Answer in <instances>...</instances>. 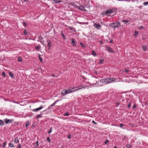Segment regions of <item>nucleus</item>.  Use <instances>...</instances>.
<instances>
[{"label":"nucleus","instance_id":"obj_1","mask_svg":"<svg viewBox=\"0 0 148 148\" xmlns=\"http://www.w3.org/2000/svg\"><path fill=\"white\" fill-rule=\"evenodd\" d=\"M73 88L69 89L67 90H64L61 92V94L63 95H65L69 93H72L74 91H75Z\"/></svg>","mask_w":148,"mask_h":148},{"label":"nucleus","instance_id":"obj_2","mask_svg":"<svg viewBox=\"0 0 148 148\" xmlns=\"http://www.w3.org/2000/svg\"><path fill=\"white\" fill-rule=\"evenodd\" d=\"M83 84H80L77 87H73V89L75 88H78L77 89L75 90L77 91L79 89H81L82 88L85 89L86 88H88V85H84V83L83 82Z\"/></svg>","mask_w":148,"mask_h":148},{"label":"nucleus","instance_id":"obj_3","mask_svg":"<svg viewBox=\"0 0 148 148\" xmlns=\"http://www.w3.org/2000/svg\"><path fill=\"white\" fill-rule=\"evenodd\" d=\"M120 25V23L119 22L112 23L110 24V27L115 28L119 27Z\"/></svg>","mask_w":148,"mask_h":148},{"label":"nucleus","instance_id":"obj_4","mask_svg":"<svg viewBox=\"0 0 148 148\" xmlns=\"http://www.w3.org/2000/svg\"><path fill=\"white\" fill-rule=\"evenodd\" d=\"M117 10L115 9H110L107 10L106 12V14L108 15V14L116 12Z\"/></svg>","mask_w":148,"mask_h":148},{"label":"nucleus","instance_id":"obj_5","mask_svg":"<svg viewBox=\"0 0 148 148\" xmlns=\"http://www.w3.org/2000/svg\"><path fill=\"white\" fill-rule=\"evenodd\" d=\"M107 82L108 84L115 81L116 79L114 78H107Z\"/></svg>","mask_w":148,"mask_h":148},{"label":"nucleus","instance_id":"obj_6","mask_svg":"<svg viewBox=\"0 0 148 148\" xmlns=\"http://www.w3.org/2000/svg\"><path fill=\"white\" fill-rule=\"evenodd\" d=\"M43 108L42 105H41L39 108L33 109L32 110L33 112H37L41 110Z\"/></svg>","mask_w":148,"mask_h":148},{"label":"nucleus","instance_id":"obj_7","mask_svg":"<svg viewBox=\"0 0 148 148\" xmlns=\"http://www.w3.org/2000/svg\"><path fill=\"white\" fill-rule=\"evenodd\" d=\"M94 26L97 29H99L101 27V25L99 24L94 23Z\"/></svg>","mask_w":148,"mask_h":148},{"label":"nucleus","instance_id":"obj_8","mask_svg":"<svg viewBox=\"0 0 148 148\" xmlns=\"http://www.w3.org/2000/svg\"><path fill=\"white\" fill-rule=\"evenodd\" d=\"M98 83L99 86H102L105 84H104V81L103 79L99 81Z\"/></svg>","mask_w":148,"mask_h":148},{"label":"nucleus","instance_id":"obj_9","mask_svg":"<svg viewBox=\"0 0 148 148\" xmlns=\"http://www.w3.org/2000/svg\"><path fill=\"white\" fill-rule=\"evenodd\" d=\"M4 121L5 123H12L13 121V120L12 119H5L4 120Z\"/></svg>","mask_w":148,"mask_h":148},{"label":"nucleus","instance_id":"obj_10","mask_svg":"<svg viewBox=\"0 0 148 148\" xmlns=\"http://www.w3.org/2000/svg\"><path fill=\"white\" fill-rule=\"evenodd\" d=\"M79 8L80 10H81L82 11H86L84 6H83L82 5H80L79 6Z\"/></svg>","mask_w":148,"mask_h":148},{"label":"nucleus","instance_id":"obj_11","mask_svg":"<svg viewBox=\"0 0 148 148\" xmlns=\"http://www.w3.org/2000/svg\"><path fill=\"white\" fill-rule=\"evenodd\" d=\"M107 48L108 51L109 52L112 53L113 52V50L111 49V48L110 47H108Z\"/></svg>","mask_w":148,"mask_h":148},{"label":"nucleus","instance_id":"obj_12","mask_svg":"<svg viewBox=\"0 0 148 148\" xmlns=\"http://www.w3.org/2000/svg\"><path fill=\"white\" fill-rule=\"evenodd\" d=\"M14 143H19V140L18 138L17 137L14 140Z\"/></svg>","mask_w":148,"mask_h":148},{"label":"nucleus","instance_id":"obj_13","mask_svg":"<svg viewBox=\"0 0 148 148\" xmlns=\"http://www.w3.org/2000/svg\"><path fill=\"white\" fill-rule=\"evenodd\" d=\"M142 48L143 49V50L144 51H146V49H147V46L145 45H143L142 46Z\"/></svg>","mask_w":148,"mask_h":148},{"label":"nucleus","instance_id":"obj_14","mask_svg":"<svg viewBox=\"0 0 148 148\" xmlns=\"http://www.w3.org/2000/svg\"><path fill=\"white\" fill-rule=\"evenodd\" d=\"M71 44H72L73 45V46H75V41L73 39H71Z\"/></svg>","mask_w":148,"mask_h":148},{"label":"nucleus","instance_id":"obj_15","mask_svg":"<svg viewBox=\"0 0 148 148\" xmlns=\"http://www.w3.org/2000/svg\"><path fill=\"white\" fill-rule=\"evenodd\" d=\"M54 2L56 3H58L61 2V1L60 0H52Z\"/></svg>","mask_w":148,"mask_h":148},{"label":"nucleus","instance_id":"obj_16","mask_svg":"<svg viewBox=\"0 0 148 148\" xmlns=\"http://www.w3.org/2000/svg\"><path fill=\"white\" fill-rule=\"evenodd\" d=\"M84 85H88V88L90 86V83L88 82H86L84 84Z\"/></svg>","mask_w":148,"mask_h":148},{"label":"nucleus","instance_id":"obj_17","mask_svg":"<svg viewBox=\"0 0 148 148\" xmlns=\"http://www.w3.org/2000/svg\"><path fill=\"white\" fill-rule=\"evenodd\" d=\"M42 114H38V115H37V117H36V118L37 119H38L39 118H41L42 117Z\"/></svg>","mask_w":148,"mask_h":148},{"label":"nucleus","instance_id":"obj_18","mask_svg":"<svg viewBox=\"0 0 148 148\" xmlns=\"http://www.w3.org/2000/svg\"><path fill=\"white\" fill-rule=\"evenodd\" d=\"M138 34V32L137 31H135L134 32V36H137Z\"/></svg>","mask_w":148,"mask_h":148},{"label":"nucleus","instance_id":"obj_19","mask_svg":"<svg viewBox=\"0 0 148 148\" xmlns=\"http://www.w3.org/2000/svg\"><path fill=\"white\" fill-rule=\"evenodd\" d=\"M9 74L10 75V77L12 78L14 76L13 74L11 72H9Z\"/></svg>","mask_w":148,"mask_h":148},{"label":"nucleus","instance_id":"obj_20","mask_svg":"<svg viewBox=\"0 0 148 148\" xmlns=\"http://www.w3.org/2000/svg\"><path fill=\"white\" fill-rule=\"evenodd\" d=\"M92 54L94 56H96V54L94 50H92Z\"/></svg>","mask_w":148,"mask_h":148},{"label":"nucleus","instance_id":"obj_21","mask_svg":"<svg viewBox=\"0 0 148 148\" xmlns=\"http://www.w3.org/2000/svg\"><path fill=\"white\" fill-rule=\"evenodd\" d=\"M4 125V123L3 121L0 120V125L1 126L3 125Z\"/></svg>","mask_w":148,"mask_h":148},{"label":"nucleus","instance_id":"obj_22","mask_svg":"<svg viewBox=\"0 0 148 148\" xmlns=\"http://www.w3.org/2000/svg\"><path fill=\"white\" fill-rule=\"evenodd\" d=\"M103 81H104V84H108L107 82V78L103 79Z\"/></svg>","mask_w":148,"mask_h":148},{"label":"nucleus","instance_id":"obj_23","mask_svg":"<svg viewBox=\"0 0 148 148\" xmlns=\"http://www.w3.org/2000/svg\"><path fill=\"white\" fill-rule=\"evenodd\" d=\"M124 126V125L122 123L120 124V127L123 129H124V128L123 127Z\"/></svg>","mask_w":148,"mask_h":148},{"label":"nucleus","instance_id":"obj_24","mask_svg":"<svg viewBox=\"0 0 148 148\" xmlns=\"http://www.w3.org/2000/svg\"><path fill=\"white\" fill-rule=\"evenodd\" d=\"M104 61V60L103 59H100L99 60V64H101Z\"/></svg>","mask_w":148,"mask_h":148},{"label":"nucleus","instance_id":"obj_25","mask_svg":"<svg viewBox=\"0 0 148 148\" xmlns=\"http://www.w3.org/2000/svg\"><path fill=\"white\" fill-rule=\"evenodd\" d=\"M9 146L11 147H14V146L12 143H9Z\"/></svg>","mask_w":148,"mask_h":148},{"label":"nucleus","instance_id":"obj_26","mask_svg":"<svg viewBox=\"0 0 148 148\" xmlns=\"http://www.w3.org/2000/svg\"><path fill=\"white\" fill-rule=\"evenodd\" d=\"M29 121H27L26 123V127H27V126L29 125Z\"/></svg>","mask_w":148,"mask_h":148},{"label":"nucleus","instance_id":"obj_27","mask_svg":"<svg viewBox=\"0 0 148 148\" xmlns=\"http://www.w3.org/2000/svg\"><path fill=\"white\" fill-rule=\"evenodd\" d=\"M18 62H20L21 61L22 59L21 57H19L18 59Z\"/></svg>","mask_w":148,"mask_h":148},{"label":"nucleus","instance_id":"obj_28","mask_svg":"<svg viewBox=\"0 0 148 148\" xmlns=\"http://www.w3.org/2000/svg\"><path fill=\"white\" fill-rule=\"evenodd\" d=\"M24 33L25 35H27L28 34V33L26 30H25L24 31Z\"/></svg>","mask_w":148,"mask_h":148},{"label":"nucleus","instance_id":"obj_29","mask_svg":"<svg viewBox=\"0 0 148 148\" xmlns=\"http://www.w3.org/2000/svg\"><path fill=\"white\" fill-rule=\"evenodd\" d=\"M50 42L49 41H48V42H47L48 46L49 47H50Z\"/></svg>","mask_w":148,"mask_h":148},{"label":"nucleus","instance_id":"obj_30","mask_svg":"<svg viewBox=\"0 0 148 148\" xmlns=\"http://www.w3.org/2000/svg\"><path fill=\"white\" fill-rule=\"evenodd\" d=\"M61 35L62 36L63 39H66V37H65V35H64V34H63V33H62L61 34Z\"/></svg>","mask_w":148,"mask_h":148},{"label":"nucleus","instance_id":"obj_31","mask_svg":"<svg viewBox=\"0 0 148 148\" xmlns=\"http://www.w3.org/2000/svg\"><path fill=\"white\" fill-rule=\"evenodd\" d=\"M143 4L145 5H148V2H145L143 3Z\"/></svg>","mask_w":148,"mask_h":148},{"label":"nucleus","instance_id":"obj_32","mask_svg":"<svg viewBox=\"0 0 148 148\" xmlns=\"http://www.w3.org/2000/svg\"><path fill=\"white\" fill-rule=\"evenodd\" d=\"M39 145L38 144V141H36V146L35 147H37V146H38Z\"/></svg>","mask_w":148,"mask_h":148},{"label":"nucleus","instance_id":"obj_33","mask_svg":"<svg viewBox=\"0 0 148 148\" xmlns=\"http://www.w3.org/2000/svg\"><path fill=\"white\" fill-rule=\"evenodd\" d=\"M122 22H125V23H127L129 22V21L127 20H123L122 21Z\"/></svg>","mask_w":148,"mask_h":148},{"label":"nucleus","instance_id":"obj_34","mask_svg":"<svg viewBox=\"0 0 148 148\" xmlns=\"http://www.w3.org/2000/svg\"><path fill=\"white\" fill-rule=\"evenodd\" d=\"M21 146L20 144H19L17 146V148H21Z\"/></svg>","mask_w":148,"mask_h":148},{"label":"nucleus","instance_id":"obj_35","mask_svg":"<svg viewBox=\"0 0 148 148\" xmlns=\"http://www.w3.org/2000/svg\"><path fill=\"white\" fill-rule=\"evenodd\" d=\"M80 45L82 46L83 47H85V45L84 44H83L81 42L80 43Z\"/></svg>","mask_w":148,"mask_h":148},{"label":"nucleus","instance_id":"obj_36","mask_svg":"<svg viewBox=\"0 0 148 148\" xmlns=\"http://www.w3.org/2000/svg\"><path fill=\"white\" fill-rule=\"evenodd\" d=\"M109 142V140H105V144H107L108 142Z\"/></svg>","mask_w":148,"mask_h":148},{"label":"nucleus","instance_id":"obj_37","mask_svg":"<svg viewBox=\"0 0 148 148\" xmlns=\"http://www.w3.org/2000/svg\"><path fill=\"white\" fill-rule=\"evenodd\" d=\"M52 131V128L51 127L49 131V132H48V133L49 134H50V133Z\"/></svg>","mask_w":148,"mask_h":148},{"label":"nucleus","instance_id":"obj_38","mask_svg":"<svg viewBox=\"0 0 148 148\" xmlns=\"http://www.w3.org/2000/svg\"><path fill=\"white\" fill-rule=\"evenodd\" d=\"M143 28H144V27L143 26H141L139 28V29H140V30H143Z\"/></svg>","mask_w":148,"mask_h":148},{"label":"nucleus","instance_id":"obj_39","mask_svg":"<svg viewBox=\"0 0 148 148\" xmlns=\"http://www.w3.org/2000/svg\"><path fill=\"white\" fill-rule=\"evenodd\" d=\"M131 103H129V104L128 105L127 107L128 108H130V107H131Z\"/></svg>","mask_w":148,"mask_h":148},{"label":"nucleus","instance_id":"obj_40","mask_svg":"<svg viewBox=\"0 0 148 148\" xmlns=\"http://www.w3.org/2000/svg\"><path fill=\"white\" fill-rule=\"evenodd\" d=\"M2 75L3 76H4V77H5V72H3V73H2Z\"/></svg>","mask_w":148,"mask_h":148},{"label":"nucleus","instance_id":"obj_41","mask_svg":"<svg viewBox=\"0 0 148 148\" xmlns=\"http://www.w3.org/2000/svg\"><path fill=\"white\" fill-rule=\"evenodd\" d=\"M6 145V142L4 143L3 145V147H4Z\"/></svg>","mask_w":148,"mask_h":148},{"label":"nucleus","instance_id":"obj_42","mask_svg":"<svg viewBox=\"0 0 148 148\" xmlns=\"http://www.w3.org/2000/svg\"><path fill=\"white\" fill-rule=\"evenodd\" d=\"M126 147L128 148H130L131 147V145L130 144H128L126 145Z\"/></svg>","mask_w":148,"mask_h":148},{"label":"nucleus","instance_id":"obj_43","mask_svg":"<svg viewBox=\"0 0 148 148\" xmlns=\"http://www.w3.org/2000/svg\"><path fill=\"white\" fill-rule=\"evenodd\" d=\"M23 25L24 26H25L26 25V23L25 22H23Z\"/></svg>","mask_w":148,"mask_h":148},{"label":"nucleus","instance_id":"obj_44","mask_svg":"<svg viewBox=\"0 0 148 148\" xmlns=\"http://www.w3.org/2000/svg\"><path fill=\"white\" fill-rule=\"evenodd\" d=\"M52 106H51V105L50 106H49V107H48V110H49L50 109H51L52 108Z\"/></svg>","mask_w":148,"mask_h":148},{"label":"nucleus","instance_id":"obj_45","mask_svg":"<svg viewBox=\"0 0 148 148\" xmlns=\"http://www.w3.org/2000/svg\"><path fill=\"white\" fill-rule=\"evenodd\" d=\"M36 49L37 50H38L39 49V47L38 46H36Z\"/></svg>","mask_w":148,"mask_h":148},{"label":"nucleus","instance_id":"obj_46","mask_svg":"<svg viewBox=\"0 0 148 148\" xmlns=\"http://www.w3.org/2000/svg\"><path fill=\"white\" fill-rule=\"evenodd\" d=\"M47 140L49 142H50V138L49 137H48L47 138Z\"/></svg>","mask_w":148,"mask_h":148},{"label":"nucleus","instance_id":"obj_47","mask_svg":"<svg viewBox=\"0 0 148 148\" xmlns=\"http://www.w3.org/2000/svg\"><path fill=\"white\" fill-rule=\"evenodd\" d=\"M64 115L65 116H68L69 115V113H65Z\"/></svg>","mask_w":148,"mask_h":148},{"label":"nucleus","instance_id":"obj_48","mask_svg":"<svg viewBox=\"0 0 148 148\" xmlns=\"http://www.w3.org/2000/svg\"><path fill=\"white\" fill-rule=\"evenodd\" d=\"M136 108V105L135 104H134V105L133 106V109H135V108Z\"/></svg>","mask_w":148,"mask_h":148},{"label":"nucleus","instance_id":"obj_49","mask_svg":"<svg viewBox=\"0 0 148 148\" xmlns=\"http://www.w3.org/2000/svg\"><path fill=\"white\" fill-rule=\"evenodd\" d=\"M39 58H40V61L42 62V58L40 57V56H39Z\"/></svg>","mask_w":148,"mask_h":148},{"label":"nucleus","instance_id":"obj_50","mask_svg":"<svg viewBox=\"0 0 148 148\" xmlns=\"http://www.w3.org/2000/svg\"><path fill=\"white\" fill-rule=\"evenodd\" d=\"M67 138H69V139H70V138H71V136L70 135H69L68 136H67Z\"/></svg>","mask_w":148,"mask_h":148},{"label":"nucleus","instance_id":"obj_51","mask_svg":"<svg viewBox=\"0 0 148 148\" xmlns=\"http://www.w3.org/2000/svg\"><path fill=\"white\" fill-rule=\"evenodd\" d=\"M119 102H117L116 103V106H119Z\"/></svg>","mask_w":148,"mask_h":148},{"label":"nucleus","instance_id":"obj_52","mask_svg":"<svg viewBox=\"0 0 148 148\" xmlns=\"http://www.w3.org/2000/svg\"><path fill=\"white\" fill-rule=\"evenodd\" d=\"M57 102V101H56L53 103V104L55 105Z\"/></svg>","mask_w":148,"mask_h":148},{"label":"nucleus","instance_id":"obj_53","mask_svg":"<svg viewBox=\"0 0 148 148\" xmlns=\"http://www.w3.org/2000/svg\"><path fill=\"white\" fill-rule=\"evenodd\" d=\"M92 122L93 123H94L95 124H97V123H96L95 122V121H92Z\"/></svg>","mask_w":148,"mask_h":148},{"label":"nucleus","instance_id":"obj_54","mask_svg":"<svg viewBox=\"0 0 148 148\" xmlns=\"http://www.w3.org/2000/svg\"><path fill=\"white\" fill-rule=\"evenodd\" d=\"M51 106H54L55 105L53 104V103H52L51 105Z\"/></svg>","mask_w":148,"mask_h":148},{"label":"nucleus","instance_id":"obj_55","mask_svg":"<svg viewBox=\"0 0 148 148\" xmlns=\"http://www.w3.org/2000/svg\"><path fill=\"white\" fill-rule=\"evenodd\" d=\"M100 43L101 44H103L102 42V41H101L100 42Z\"/></svg>","mask_w":148,"mask_h":148},{"label":"nucleus","instance_id":"obj_56","mask_svg":"<svg viewBox=\"0 0 148 148\" xmlns=\"http://www.w3.org/2000/svg\"><path fill=\"white\" fill-rule=\"evenodd\" d=\"M125 71L127 73H128V70H125Z\"/></svg>","mask_w":148,"mask_h":148},{"label":"nucleus","instance_id":"obj_57","mask_svg":"<svg viewBox=\"0 0 148 148\" xmlns=\"http://www.w3.org/2000/svg\"><path fill=\"white\" fill-rule=\"evenodd\" d=\"M112 40H111L110 41V42L111 43H112Z\"/></svg>","mask_w":148,"mask_h":148},{"label":"nucleus","instance_id":"obj_58","mask_svg":"<svg viewBox=\"0 0 148 148\" xmlns=\"http://www.w3.org/2000/svg\"><path fill=\"white\" fill-rule=\"evenodd\" d=\"M95 73L96 74H97V72L95 71Z\"/></svg>","mask_w":148,"mask_h":148},{"label":"nucleus","instance_id":"obj_59","mask_svg":"<svg viewBox=\"0 0 148 148\" xmlns=\"http://www.w3.org/2000/svg\"><path fill=\"white\" fill-rule=\"evenodd\" d=\"M114 148H117V147L116 146H115L114 147Z\"/></svg>","mask_w":148,"mask_h":148},{"label":"nucleus","instance_id":"obj_60","mask_svg":"<svg viewBox=\"0 0 148 148\" xmlns=\"http://www.w3.org/2000/svg\"><path fill=\"white\" fill-rule=\"evenodd\" d=\"M72 4H73V5L74 6H75L74 5H74V4L73 3Z\"/></svg>","mask_w":148,"mask_h":148},{"label":"nucleus","instance_id":"obj_61","mask_svg":"<svg viewBox=\"0 0 148 148\" xmlns=\"http://www.w3.org/2000/svg\"><path fill=\"white\" fill-rule=\"evenodd\" d=\"M77 88H74V89H75V90L76 89H77Z\"/></svg>","mask_w":148,"mask_h":148},{"label":"nucleus","instance_id":"obj_62","mask_svg":"<svg viewBox=\"0 0 148 148\" xmlns=\"http://www.w3.org/2000/svg\"><path fill=\"white\" fill-rule=\"evenodd\" d=\"M75 7H76H76H77V6H75Z\"/></svg>","mask_w":148,"mask_h":148},{"label":"nucleus","instance_id":"obj_63","mask_svg":"<svg viewBox=\"0 0 148 148\" xmlns=\"http://www.w3.org/2000/svg\"><path fill=\"white\" fill-rule=\"evenodd\" d=\"M83 2L84 1V0H83Z\"/></svg>","mask_w":148,"mask_h":148}]
</instances>
